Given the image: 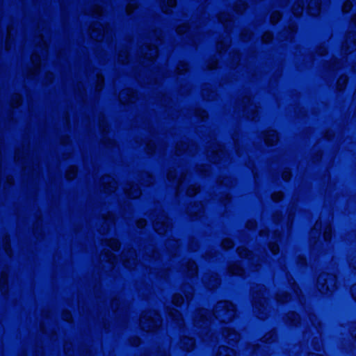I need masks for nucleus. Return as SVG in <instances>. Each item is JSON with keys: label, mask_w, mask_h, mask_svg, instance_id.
I'll return each instance as SVG.
<instances>
[{"label": "nucleus", "mask_w": 356, "mask_h": 356, "mask_svg": "<svg viewBox=\"0 0 356 356\" xmlns=\"http://www.w3.org/2000/svg\"><path fill=\"white\" fill-rule=\"evenodd\" d=\"M194 331L202 339V341L211 345L216 341V337L209 329L210 317L209 312L205 309H197L193 316Z\"/></svg>", "instance_id": "1"}, {"label": "nucleus", "mask_w": 356, "mask_h": 356, "mask_svg": "<svg viewBox=\"0 0 356 356\" xmlns=\"http://www.w3.org/2000/svg\"><path fill=\"white\" fill-rule=\"evenodd\" d=\"M235 305L227 300H220L216 302L213 309L214 317L222 323L231 322L236 316Z\"/></svg>", "instance_id": "2"}, {"label": "nucleus", "mask_w": 356, "mask_h": 356, "mask_svg": "<svg viewBox=\"0 0 356 356\" xmlns=\"http://www.w3.org/2000/svg\"><path fill=\"white\" fill-rule=\"evenodd\" d=\"M264 293H266V289L263 285H257L252 289L254 312L260 319L266 318L268 313Z\"/></svg>", "instance_id": "3"}, {"label": "nucleus", "mask_w": 356, "mask_h": 356, "mask_svg": "<svg viewBox=\"0 0 356 356\" xmlns=\"http://www.w3.org/2000/svg\"><path fill=\"white\" fill-rule=\"evenodd\" d=\"M36 42L37 48L40 50L41 55H39L35 51L31 57L32 67L29 68L27 76H31L39 72L40 67L41 56L44 57L47 55V44L42 36H40Z\"/></svg>", "instance_id": "4"}, {"label": "nucleus", "mask_w": 356, "mask_h": 356, "mask_svg": "<svg viewBox=\"0 0 356 356\" xmlns=\"http://www.w3.org/2000/svg\"><path fill=\"white\" fill-rule=\"evenodd\" d=\"M140 325L146 332H153L161 325V316L156 311L143 312L140 317Z\"/></svg>", "instance_id": "5"}, {"label": "nucleus", "mask_w": 356, "mask_h": 356, "mask_svg": "<svg viewBox=\"0 0 356 356\" xmlns=\"http://www.w3.org/2000/svg\"><path fill=\"white\" fill-rule=\"evenodd\" d=\"M337 286L335 275L329 273H321L317 280V288L323 294H329L334 291Z\"/></svg>", "instance_id": "6"}, {"label": "nucleus", "mask_w": 356, "mask_h": 356, "mask_svg": "<svg viewBox=\"0 0 356 356\" xmlns=\"http://www.w3.org/2000/svg\"><path fill=\"white\" fill-rule=\"evenodd\" d=\"M167 178L169 181L177 184V192L179 193L183 189L186 179L185 170L182 167H178V169L171 168L168 172Z\"/></svg>", "instance_id": "7"}, {"label": "nucleus", "mask_w": 356, "mask_h": 356, "mask_svg": "<svg viewBox=\"0 0 356 356\" xmlns=\"http://www.w3.org/2000/svg\"><path fill=\"white\" fill-rule=\"evenodd\" d=\"M90 34L92 39L101 41L105 36L109 38L111 35V30L107 26H104L102 24L96 22L91 25Z\"/></svg>", "instance_id": "8"}, {"label": "nucleus", "mask_w": 356, "mask_h": 356, "mask_svg": "<svg viewBox=\"0 0 356 356\" xmlns=\"http://www.w3.org/2000/svg\"><path fill=\"white\" fill-rule=\"evenodd\" d=\"M154 230L159 234H163L171 227V222L165 213L162 211L154 220Z\"/></svg>", "instance_id": "9"}, {"label": "nucleus", "mask_w": 356, "mask_h": 356, "mask_svg": "<svg viewBox=\"0 0 356 356\" xmlns=\"http://www.w3.org/2000/svg\"><path fill=\"white\" fill-rule=\"evenodd\" d=\"M243 112L249 119L254 120L258 115L257 106L254 104L250 97H245L242 100Z\"/></svg>", "instance_id": "10"}, {"label": "nucleus", "mask_w": 356, "mask_h": 356, "mask_svg": "<svg viewBox=\"0 0 356 356\" xmlns=\"http://www.w3.org/2000/svg\"><path fill=\"white\" fill-rule=\"evenodd\" d=\"M207 156L211 162L217 163L222 160L225 156L226 153L224 151L223 147L220 144H214L211 147L207 152Z\"/></svg>", "instance_id": "11"}, {"label": "nucleus", "mask_w": 356, "mask_h": 356, "mask_svg": "<svg viewBox=\"0 0 356 356\" xmlns=\"http://www.w3.org/2000/svg\"><path fill=\"white\" fill-rule=\"evenodd\" d=\"M123 265L127 268H132L137 264L136 254L134 250L124 249L122 254Z\"/></svg>", "instance_id": "12"}, {"label": "nucleus", "mask_w": 356, "mask_h": 356, "mask_svg": "<svg viewBox=\"0 0 356 356\" xmlns=\"http://www.w3.org/2000/svg\"><path fill=\"white\" fill-rule=\"evenodd\" d=\"M141 56L144 60L153 61L158 56V49L156 45L145 44L140 49Z\"/></svg>", "instance_id": "13"}, {"label": "nucleus", "mask_w": 356, "mask_h": 356, "mask_svg": "<svg viewBox=\"0 0 356 356\" xmlns=\"http://www.w3.org/2000/svg\"><path fill=\"white\" fill-rule=\"evenodd\" d=\"M356 49V33L349 32L346 35V40L342 45V51L346 53H351Z\"/></svg>", "instance_id": "14"}, {"label": "nucleus", "mask_w": 356, "mask_h": 356, "mask_svg": "<svg viewBox=\"0 0 356 356\" xmlns=\"http://www.w3.org/2000/svg\"><path fill=\"white\" fill-rule=\"evenodd\" d=\"M101 188L104 193H111L115 191L117 183L112 177L105 175L101 179Z\"/></svg>", "instance_id": "15"}, {"label": "nucleus", "mask_w": 356, "mask_h": 356, "mask_svg": "<svg viewBox=\"0 0 356 356\" xmlns=\"http://www.w3.org/2000/svg\"><path fill=\"white\" fill-rule=\"evenodd\" d=\"M166 309L169 319L173 321L179 327L184 326V319L178 309L170 307H168Z\"/></svg>", "instance_id": "16"}, {"label": "nucleus", "mask_w": 356, "mask_h": 356, "mask_svg": "<svg viewBox=\"0 0 356 356\" xmlns=\"http://www.w3.org/2000/svg\"><path fill=\"white\" fill-rule=\"evenodd\" d=\"M136 99V93L130 88L122 90L119 95V99L120 102L124 104L134 102Z\"/></svg>", "instance_id": "17"}, {"label": "nucleus", "mask_w": 356, "mask_h": 356, "mask_svg": "<svg viewBox=\"0 0 356 356\" xmlns=\"http://www.w3.org/2000/svg\"><path fill=\"white\" fill-rule=\"evenodd\" d=\"M203 282L208 289H212L218 287L220 280L216 273H209L204 275Z\"/></svg>", "instance_id": "18"}, {"label": "nucleus", "mask_w": 356, "mask_h": 356, "mask_svg": "<svg viewBox=\"0 0 356 356\" xmlns=\"http://www.w3.org/2000/svg\"><path fill=\"white\" fill-rule=\"evenodd\" d=\"M178 346L180 349L184 351H191L192 350H193L195 346V339L192 337L182 336L180 338Z\"/></svg>", "instance_id": "19"}, {"label": "nucleus", "mask_w": 356, "mask_h": 356, "mask_svg": "<svg viewBox=\"0 0 356 356\" xmlns=\"http://www.w3.org/2000/svg\"><path fill=\"white\" fill-rule=\"evenodd\" d=\"M237 252L241 257H248V259L251 261V264L254 265V270H257V264L254 263H257L260 259L258 255L253 254L252 252H250L249 250H248L245 248L243 247H238L237 248Z\"/></svg>", "instance_id": "20"}, {"label": "nucleus", "mask_w": 356, "mask_h": 356, "mask_svg": "<svg viewBox=\"0 0 356 356\" xmlns=\"http://www.w3.org/2000/svg\"><path fill=\"white\" fill-rule=\"evenodd\" d=\"M124 192L128 197L133 199L137 198L141 195V191L140 188L137 185L132 183H129L127 184L126 187L124 188Z\"/></svg>", "instance_id": "21"}, {"label": "nucleus", "mask_w": 356, "mask_h": 356, "mask_svg": "<svg viewBox=\"0 0 356 356\" xmlns=\"http://www.w3.org/2000/svg\"><path fill=\"white\" fill-rule=\"evenodd\" d=\"M103 220H104V225L102 226V228L100 229L99 232L102 234L107 232L110 227L113 224L114 222V216L113 213H108L106 215H103Z\"/></svg>", "instance_id": "22"}, {"label": "nucleus", "mask_w": 356, "mask_h": 356, "mask_svg": "<svg viewBox=\"0 0 356 356\" xmlns=\"http://www.w3.org/2000/svg\"><path fill=\"white\" fill-rule=\"evenodd\" d=\"M222 335L229 341L237 342L240 339L239 334L229 327H226L223 330Z\"/></svg>", "instance_id": "23"}, {"label": "nucleus", "mask_w": 356, "mask_h": 356, "mask_svg": "<svg viewBox=\"0 0 356 356\" xmlns=\"http://www.w3.org/2000/svg\"><path fill=\"white\" fill-rule=\"evenodd\" d=\"M100 259L102 261L108 262L110 265V268H113L114 263L115 262V255L106 248L104 249L101 255Z\"/></svg>", "instance_id": "24"}, {"label": "nucleus", "mask_w": 356, "mask_h": 356, "mask_svg": "<svg viewBox=\"0 0 356 356\" xmlns=\"http://www.w3.org/2000/svg\"><path fill=\"white\" fill-rule=\"evenodd\" d=\"M307 9L309 15L314 16L318 15L321 10L320 0H310Z\"/></svg>", "instance_id": "25"}, {"label": "nucleus", "mask_w": 356, "mask_h": 356, "mask_svg": "<svg viewBox=\"0 0 356 356\" xmlns=\"http://www.w3.org/2000/svg\"><path fill=\"white\" fill-rule=\"evenodd\" d=\"M195 145L194 144L189 145L186 142H180L177 144L176 151L177 154H181L184 152H188L189 154H193V149Z\"/></svg>", "instance_id": "26"}, {"label": "nucleus", "mask_w": 356, "mask_h": 356, "mask_svg": "<svg viewBox=\"0 0 356 356\" xmlns=\"http://www.w3.org/2000/svg\"><path fill=\"white\" fill-rule=\"evenodd\" d=\"M265 143L268 145H275L278 140V136L275 131L269 130L264 135Z\"/></svg>", "instance_id": "27"}, {"label": "nucleus", "mask_w": 356, "mask_h": 356, "mask_svg": "<svg viewBox=\"0 0 356 356\" xmlns=\"http://www.w3.org/2000/svg\"><path fill=\"white\" fill-rule=\"evenodd\" d=\"M203 211V206L201 203H195L188 208L187 213L191 216H198Z\"/></svg>", "instance_id": "28"}, {"label": "nucleus", "mask_w": 356, "mask_h": 356, "mask_svg": "<svg viewBox=\"0 0 356 356\" xmlns=\"http://www.w3.org/2000/svg\"><path fill=\"white\" fill-rule=\"evenodd\" d=\"M184 271H186L188 276L193 277L197 275V267L194 261H188L184 267Z\"/></svg>", "instance_id": "29"}, {"label": "nucleus", "mask_w": 356, "mask_h": 356, "mask_svg": "<svg viewBox=\"0 0 356 356\" xmlns=\"http://www.w3.org/2000/svg\"><path fill=\"white\" fill-rule=\"evenodd\" d=\"M304 0H297L293 7H292V12L296 16L300 15L304 10Z\"/></svg>", "instance_id": "30"}, {"label": "nucleus", "mask_w": 356, "mask_h": 356, "mask_svg": "<svg viewBox=\"0 0 356 356\" xmlns=\"http://www.w3.org/2000/svg\"><path fill=\"white\" fill-rule=\"evenodd\" d=\"M104 246L109 247L114 251H118L120 248V243L118 239L111 238L109 240H105L103 241Z\"/></svg>", "instance_id": "31"}, {"label": "nucleus", "mask_w": 356, "mask_h": 356, "mask_svg": "<svg viewBox=\"0 0 356 356\" xmlns=\"http://www.w3.org/2000/svg\"><path fill=\"white\" fill-rule=\"evenodd\" d=\"M216 356H235V351L229 347L222 346L218 348Z\"/></svg>", "instance_id": "32"}, {"label": "nucleus", "mask_w": 356, "mask_h": 356, "mask_svg": "<svg viewBox=\"0 0 356 356\" xmlns=\"http://www.w3.org/2000/svg\"><path fill=\"white\" fill-rule=\"evenodd\" d=\"M103 10L101 6L97 4L90 6V8L86 10V13L94 17H99L102 15Z\"/></svg>", "instance_id": "33"}, {"label": "nucleus", "mask_w": 356, "mask_h": 356, "mask_svg": "<svg viewBox=\"0 0 356 356\" xmlns=\"http://www.w3.org/2000/svg\"><path fill=\"white\" fill-rule=\"evenodd\" d=\"M228 273L232 275H242L244 273V270L239 264L234 263L228 267Z\"/></svg>", "instance_id": "34"}, {"label": "nucleus", "mask_w": 356, "mask_h": 356, "mask_svg": "<svg viewBox=\"0 0 356 356\" xmlns=\"http://www.w3.org/2000/svg\"><path fill=\"white\" fill-rule=\"evenodd\" d=\"M219 21L227 29L232 24V16L229 13H222L218 16Z\"/></svg>", "instance_id": "35"}, {"label": "nucleus", "mask_w": 356, "mask_h": 356, "mask_svg": "<svg viewBox=\"0 0 356 356\" xmlns=\"http://www.w3.org/2000/svg\"><path fill=\"white\" fill-rule=\"evenodd\" d=\"M181 290L185 295L186 300L188 302L191 301L193 299L194 293L193 286L190 284H184L182 286Z\"/></svg>", "instance_id": "36"}, {"label": "nucleus", "mask_w": 356, "mask_h": 356, "mask_svg": "<svg viewBox=\"0 0 356 356\" xmlns=\"http://www.w3.org/2000/svg\"><path fill=\"white\" fill-rule=\"evenodd\" d=\"M202 96L207 100H211L214 98V92L211 89V86L206 85L202 91Z\"/></svg>", "instance_id": "37"}, {"label": "nucleus", "mask_w": 356, "mask_h": 356, "mask_svg": "<svg viewBox=\"0 0 356 356\" xmlns=\"http://www.w3.org/2000/svg\"><path fill=\"white\" fill-rule=\"evenodd\" d=\"M140 180L142 181V184L149 186L152 184L154 178L148 172H143L140 175Z\"/></svg>", "instance_id": "38"}, {"label": "nucleus", "mask_w": 356, "mask_h": 356, "mask_svg": "<svg viewBox=\"0 0 356 356\" xmlns=\"http://www.w3.org/2000/svg\"><path fill=\"white\" fill-rule=\"evenodd\" d=\"M299 319L300 318L298 314L295 312H290L286 316L287 323L291 325H297V323L299 322Z\"/></svg>", "instance_id": "39"}, {"label": "nucleus", "mask_w": 356, "mask_h": 356, "mask_svg": "<svg viewBox=\"0 0 356 356\" xmlns=\"http://www.w3.org/2000/svg\"><path fill=\"white\" fill-rule=\"evenodd\" d=\"M177 1L176 0H168L166 3H163L162 5L161 8L163 13H170V8H173L176 6Z\"/></svg>", "instance_id": "40"}, {"label": "nucleus", "mask_w": 356, "mask_h": 356, "mask_svg": "<svg viewBox=\"0 0 356 356\" xmlns=\"http://www.w3.org/2000/svg\"><path fill=\"white\" fill-rule=\"evenodd\" d=\"M118 60L121 63H124L128 61V51L127 49H124L119 52Z\"/></svg>", "instance_id": "41"}, {"label": "nucleus", "mask_w": 356, "mask_h": 356, "mask_svg": "<svg viewBox=\"0 0 356 356\" xmlns=\"http://www.w3.org/2000/svg\"><path fill=\"white\" fill-rule=\"evenodd\" d=\"M104 77L100 74L97 73L96 74V86H95L96 90L100 91L102 90L103 86H104Z\"/></svg>", "instance_id": "42"}, {"label": "nucleus", "mask_w": 356, "mask_h": 356, "mask_svg": "<svg viewBox=\"0 0 356 356\" xmlns=\"http://www.w3.org/2000/svg\"><path fill=\"white\" fill-rule=\"evenodd\" d=\"M172 302L175 306L180 307L184 302V298L181 294L175 293L172 296Z\"/></svg>", "instance_id": "43"}, {"label": "nucleus", "mask_w": 356, "mask_h": 356, "mask_svg": "<svg viewBox=\"0 0 356 356\" xmlns=\"http://www.w3.org/2000/svg\"><path fill=\"white\" fill-rule=\"evenodd\" d=\"M77 172V168L75 166H70L66 172V178L69 180L73 179Z\"/></svg>", "instance_id": "44"}, {"label": "nucleus", "mask_w": 356, "mask_h": 356, "mask_svg": "<svg viewBox=\"0 0 356 356\" xmlns=\"http://www.w3.org/2000/svg\"><path fill=\"white\" fill-rule=\"evenodd\" d=\"M276 300L280 302H285L289 300V295L284 291L278 293L276 296Z\"/></svg>", "instance_id": "45"}, {"label": "nucleus", "mask_w": 356, "mask_h": 356, "mask_svg": "<svg viewBox=\"0 0 356 356\" xmlns=\"http://www.w3.org/2000/svg\"><path fill=\"white\" fill-rule=\"evenodd\" d=\"M347 82H348L347 76H341V77H339V79L337 80L338 90H343L345 88Z\"/></svg>", "instance_id": "46"}, {"label": "nucleus", "mask_w": 356, "mask_h": 356, "mask_svg": "<svg viewBox=\"0 0 356 356\" xmlns=\"http://www.w3.org/2000/svg\"><path fill=\"white\" fill-rule=\"evenodd\" d=\"M22 102V97L19 94H15L12 97L11 104L13 107H17Z\"/></svg>", "instance_id": "47"}, {"label": "nucleus", "mask_w": 356, "mask_h": 356, "mask_svg": "<svg viewBox=\"0 0 356 356\" xmlns=\"http://www.w3.org/2000/svg\"><path fill=\"white\" fill-rule=\"evenodd\" d=\"M200 191V187L198 186H196V185H191L188 189H187V191H186V193L189 196H193L195 195L196 193H197Z\"/></svg>", "instance_id": "48"}, {"label": "nucleus", "mask_w": 356, "mask_h": 356, "mask_svg": "<svg viewBox=\"0 0 356 356\" xmlns=\"http://www.w3.org/2000/svg\"><path fill=\"white\" fill-rule=\"evenodd\" d=\"M321 228V223L319 222H316V224L314 225L313 229H312L311 236H314V237H316V236H319V235H320L319 231H320Z\"/></svg>", "instance_id": "49"}, {"label": "nucleus", "mask_w": 356, "mask_h": 356, "mask_svg": "<svg viewBox=\"0 0 356 356\" xmlns=\"http://www.w3.org/2000/svg\"><path fill=\"white\" fill-rule=\"evenodd\" d=\"M188 70V64L184 62H180L177 67V74H183Z\"/></svg>", "instance_id": "50"}, {"label": "nucleus", "mask_w": 356, "mask_h": 356, "mask_svg": "<svg viewBox=\"0 0 356 356\" xmlns=\"http://www.w3.org/2000/svg\"><path fill=\"white\" fill-rule=\"evenodd\" d=\"M1 282V291L3 293H5L7 291V289L5 285L7 283V276L5 273H2L1 277L0 280Z\"/></svg>", "instance_id": "51"}, {"label": "nucleus", "mask_w": 356, "mask_h": 356, "mask_svg": "<svg viewBox=\"0 0 356 356\" xmlns=\"http://www.w3.org/2000/svg\"><path fill=\"white\" fill-rule=\"evenodd\" d=\"M166 245V248L167 249L171 252V248H177L179 247V242L177 241H175V240H173V239H170V240H168L165 244Z\"/></svg>", "instance_id": "52"}, {"label": "nucleus", "mask_w": 356, "mask_h": 356, "mask_svg": "<svg viewBox=\"0 0 356 356\" xmlns=\"http://www.w3.org/2000/svg\"><path fill=\"white\" fill-rule=\"evenodd\" d=\"M282 15L278 11H275L271 14L270 22L272 24H276L281 19Z\"/></svg>", "instance_id": "53"}, {"label": "nucleus", "mask_w": 356, "mask_h": 356, "mask_svg": "<svg viewBox=\"0 0 356 356\" xmlns=\"http://www.w3.org/2000/svg\"><path fill=\"white\" fill-rule=\"evenodd\" d=\"M331 234H332V229L330 225H327L325 227L324 232H323V238L325 241H330L331 238Z\"/></svg>", "instance_id": "54"}, {"label": "nucleus", "mask_w": 356, "mask_h": 356, "mask_svg": "<svg viewBox=\"0 0 356 356\" xmlns=\"http://www.w3.org/2000/svg\"><path fill=\"white\" fill-rule=\"evenodd\" d=\"M221 245L224 249L227 250L234 246V243L229 238H225L222 240Z\"/></svg>", "instance_id": "55"}, {"label": "nucleus", "mask_w": 356, "mask_h": 356, "mask_svg": "<svg viewBox=\"0 0 356 356\" xmlns=\"http://www.w3.org/2000/svg\"><path fill=\"white\" fill-rule=\"evenodd\" d=\"M146 255L147 257H148L149 259L150 258H152V259H156V258L158 257L159 255V253L158 252H156L154 250V248L152 247H150L147 249V250L146 251Z\"/></svg>", "instance_id": "56"}, {"label": "nucleus", "mask_w": 356, "mask_h": 356, "mask_svg": "<svg viewBox=\"0 0 356 356\" xmlns=\"http://www.w3.org/2000/svg\"><path fill=\"white\" fill-rule=\"evenodd\" d=\"M229 45V40L226 39L225 42H220L217 44L218 50L221 52Z\"/></svg>", "instance_id": "57"}, {"label": "nucleus", "mask_w": 356, "mask_h": 356, "mask_svg": "<svg viewBox=\"0 0 356 356\" xmlns=\"http://www.w3.org/2000/svg\"><path fill=\"white\" fill-rule=\"evenodd\" d=\"M246 9V4L242 1H239L235 6V10L237 13H242L243 10Z\"/></svg>", "instance_id": "58"}, {"label": "nucleus", "mask_w": 356, "mask_h": 356, "mask_svg": "<svg viewBox=\"0 0 356 356\" xmlns=\"http://www.w3.org/2000/svg\"><path fill=\"white\" fill-rule=\"evenodd\" d=\"M155 148L156 145L153 141H150L146 145V151L148 154H152L153 152H154Z\"/></svg>", "instance_id": "59"}, {"label": "nucleus", "mask_w": 356, "mask_h": 356, "mask_svg": "<svg viewBox=\"0 0 356 356\" xmlns=\"http://www.w3.org/2000/svg\"><path fill=\"white\" fill-rule=\"evenodd\" d=\"M251 32L248 29H244L241 33V38L243 40L246 41L250 38Z\"/></svg>", "instance_id": "60"}, {"label": "nucleus", "mask_w": 356, "mask_h": 356, "mask_svg": "<svg viewBox=\"0 0 356 356\" xmlns=\"http://www.w3.org/2000/svg\"><path fill=\"white\" fill-rule=\"evenodd\" d=\"M137 8V5L135 3H129L126 8V12L128 15L131 14L134 10Z\"/></svg>", "instance_id": "61"}, {"label": "nucleus", "mask_w": 356, "mask_h": 356, "mask_svg": "<svg viewBox=\"0 0 356 356\" xmlns=\"http://www.w3.org/2000/svg\"><path fill=\"white\" fill-rule=\"evenodd\" d=\"M273 39V34L270 32H266L262 36V41L264 42H268Z\"/></svg>", "instance_id": "62"}, {"label": "nucleus", "mask_w": 356, "mask_h": 356, "mask_svg": "<svg viewBox=\"0 0 356 356\" xmlns=\"http://www.w3.org/2000/svg\"><path fill=\"white\" fill-rule=\"evenodd\" d=\"M352 2L350 1H346L343 5V8H342V10L343 12L344 13H348L350 11V10L352 8Z\"/></svg>", "instance_id": "63"}, {"label": "nucleus", "mask_w": 356, "mask_h": 356, "mask_svg": "<svg viewBox=\"0 0 356 356\" xmlns=\"http://www.w3.org/2000/svg\"><path fill=\"white\" fill-rule=\"evenodd\" d=\"M269 248L273 254H276L279 252V247L276 243L270 242Z\"/></svg>", "instance_id": "64"}]
</instances>
